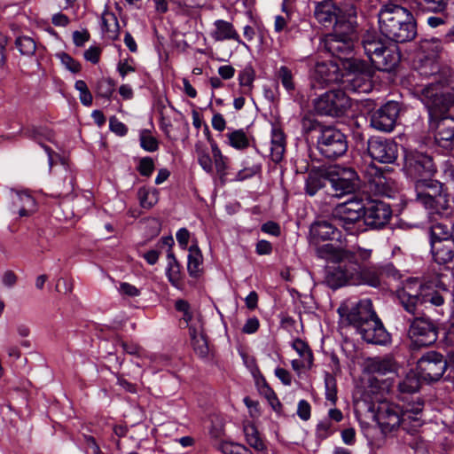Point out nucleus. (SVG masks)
Segmentation results:
<instances>
[{
	"mask_svg": "<svg viewBox=\"0 0 454 454\" xmlns=\"http://www.w3.org/2000/svg\"><path fill=\"white\" fill-rule=\"evenodd\" d=\"M372 254V249L357 244L350 249H338L332 243L324 244L317 250V257L328 263L324 283L333 290L349 285L379 288L384 277L395 280L401 278L400 271L392 262H370Z\"/></svg>",
	"mask_w": 454,
	"mask_h": 454,
	"instance_id": "obj_1",
	"label": "nucleus"
},
{
	"mask_svg": "<svg viewBox=\"0 0 454 454\" xmlns=\"http://www.w3.org/2000/svg\"><path fill=\"white\" fill-rule=\"evenodd\" d=\"M423 403L408 404L406 407L391 402L379 404L374 418L383 434L392 433L402 428L409 434H415L423 426L421 419Z\"/></svg>",
	"mask_w": 454,
	"mask_h": 454,
	"instance_id": "obj_2",
	"label": "nucleus"
},
{
	"mask_svg": "<svg viewBox=\"0 0 454 454\" xmlns=\"http://www.w3.org/2000/svg\"><path fill=\"white\" fill-rule=\"evenodd\" d=\"M378 20L381 35L395 43L410 42L417 35V26L412 13L399 4H383L379 11Z\"/></svg>",
	"mask_w": 454,
	"mask_h": 454,
	"instance_id": "obj_3",
	"label": "nucleus"
},
{
	"mask_svg": "<svg viewBox=\"0 0 454 454\" xmlns=\"http://www.w3.org/2000/svg\"><path fill=\"white\" fill-rule=\"evenodd\" d=\"M397 297L403 309L415 315L418 305L430 303L440 307L444 303L442 295L432 286L422 285L417 278L409 279L403 289L398 290Z\"/></svg>",
	"mask_w": 454,
	"mask_h": 454,
	"instance_id": "obj_4",
	"label": "nucleus"
},
{
	"mask_svg": "<svg viewBox=\"0 0 454 454\" xmlns=\"http://www.w3.org/2000/svg\"><path fill=\"white\" fill-rule=\"evenodd\" d=\"M348 147L346 135L333 126H327L317 136V149L327 159L335 160L344 155Z\"/></svg>",
	"mask_w": 454,
	"mask_h": 454,
	"instance_id": "obj_5",
	"label": "nucleus"
},
{
	"mask_svg": "<svg viewBox=\"0 0 454 454\" xmlns=\"http://www.w3.org/2000/svg\"><path fill=\"white\" fill-rule=\"evenodd\" d=\"M320 49L329 52L335 58H338L345 69V64L349 60H360V59L352 56L354 50V42L351 34L339 33L338 26L334 28V33L328 34L320 43Z\"/></svg>",
	"mask_w": 454,
	"mask_h": 454,
	"instance_id": "obj_6",
	"label": "nucleus"
},
{
	"mask_svg": "<svg viewBox=\"0 0 454 454\" xmlns=\"http://www.w3.org/2000/svg\"><path fill=\"white\" fill-rule=\"evenodd\" d=\"M351 106L349 97L342 90H331L315 99V111L320 115L340 117Z\"/></svg>",
	"mask_w": 454,
	"mask_h": 454,
	"instance_id": "obj_7",
	"label": "nucleus"
},
{
	"mask_svg": "<svg viewBox=\"0 0 454 454\" xmlns=\"http://www.w3.org/2000/svg\"><path fill=\"white\" fill-rule=\"evenodd\" d=\"M441 184L433 179H418L415 183L417 202L427 209L434 210L433 214H438L440 208H446V196L441 192Z\"/></svg>",
	"mask_w": 454,
	"mask_h": 454,
	"instance_id": "obj_8",
	"label": "nucleus"
},
{
	"mask_svg": "<svg viewBox=\"0 0 454 454\" xmlns=\"http://www.w3.org/2000/svg\"><path fill=\"white\" fill-rule=\"evenodd\" d=\"M448 370V363L442 354L437 351H427L418 360L419 376L427 382H436L444 377Z\"/></svg>",
	"mask_w": 454,
	"mask_h": 454,
	"instance_id": "obj_9",
	"label": "nucleus"
},
{
	"mask_svg": "<svg viewBox=\"0 0 454 454\" xmlns=\"http://www.w3.org/2000/svg\"><path fill=\"white\" fill-rule=\"evenodd\" d=\"M345 70L353 75L347 85L348 90L358 93H367L372 90L374 69L366 61L349 60L345 64Z\"/></svg>",
	"mask_w": 454,
	"mask_h": 454,
	"instance_id": "obj_10",
	"label": "nucleus"
},
{
	"mask_svg": "<svg viewBox=\"0 0 454 454\" xmlns=\"http://www.w3.org/2000/svg\"><path fill=\"white\" fill-rule=\"evenodd\" d=\"M409 321L408 335L416 346L427 347L437 340L438 328L430 317H414Z\"/></svg>",
	"mask_w": 454,
	"mask_h": 454,
	"instance_id": "obj_11",
	"label": "nucleus"
},
{
	"mask_svg": "<svg viewBox=\"0 0 454 454\" xmlns=\"http://www.w3.org/2000/svg\"><path fill=\"white\" fill-rule=\"evenodd\" d=\"M436 233L434 229H429V243L434 261L444 265L454 258V243L451 239L452 231L449 229H440Z\"/></svg>",
	"mask_w": 454,
	"mask_h": 454,
	"instance_id": "obj_12",
	"label": "nucleus"
},
{
	"mask_svg": "<svg viewBox=\"0 0 454 454\" xmlns=\"http://www.w3.org/2000/svg\"><path fill=\"white\" fill-rule=\"evenodd\" d=\"M337 312L340 317L354 329L376 313L372 301L368 298L356 302H343L338 308Z\"/></svg>",
	"mask_w": 454,
	"mask_h": 454,
	"instance_id": "obj_13",
	"label": "nucleus"
},
{
	"mask_svg": "<svg viewBox=\"0 0 454 454\" xmlns=\"http://www.w3.org/2000/svg\"><path fill=\"white\" fill-rule=\"evenodd\" d=\"M327 176L335 197L354 193L359 188L358 175L351 168L334 167Z\"/></svg>",
	"mask_w": 454,
	"mask_h": 454,
	"instance_id": "obj_14",
	"label": "nucleus"
},
{
	"mask_svg": "<svg viewBox=\"0 0 454 454\" xmlns=\"http://www.w3.org/2000/svg\"><path fill=\"white\" fill-rule=\"evenodd\" d=\"M442 84L430 82L419 91L421 102L426 106L431 118H439L445 114L449 108V100L441 90Z\"/></svg>",
	"mask_w": 454,
	"mask_h": 454,
	"instance_id": "obj_15",
	"label": "nucleus"
},
{
	"mask_svg": "<svg viewBox=\"0 0 454 454\" xmlns=\"http://www.w3.org/2000/svg\"><path fill=\"white\" fill-rule=\"evenodd\" d=\"M362 340L369 344L386 346L391 342V335L385 328L377 313L355 329Z\"/></svg>",
	"mask_w": 454,
	"mask_h": 454,
	"instance_id": "obj_16",
	"label": "nucleus"
},
{
	"mask_svg": "<svg viewBox=\"0 0 454 454\" xmlns=\"http://www.w3.org/2000/svg\"><path fill=\"white\" fill-rule=\"evenodd\" d=\"M349 229H332L331 231L321 232L320 229H309L308 239L310 246L315 247V252L318 247H323L320 246V242L327 241V240H335L339 242V246L335 247L332 244L335 248H346L350 249L353 245H348V240L347 239V236H355L356 237L360 232H364L369 229H356V231H348Z\"/></svg>",
	"mask_w": 454,
	"mask_h": 454,
	"instance_id": "obj_17",
	"label": "nucleus"
},
{
	"mask_svg": "<svg viewBox=\"0 0 454 454\" xmlns=\"http://www.w3.org/2000/svg\"><path fill=\"white\" fill-rule=\"evenodd\" d=\"M367 152L371 158L380 163L390 164L398 156V145L390 139L372 137L367 142Z\"/></svg>",
	"mask_w": 454,
	"mask_h": 454,
	"instance_id": "obj_18",
	"label": "nucleus"
},
{
	"mask_svg": "<svg viewBox=\"0 0 454 454\" xmlns=\"http://www.w3.org/2000/svg\"><path fill=\"white\" fill-rule=\"evenodd\" d=\"M399 112V104L395 101H389L372 113L371 125L378 130L391 131L395 125Z\"/></svg>",
	"mask_w": 454,
	"mask_h": 454,
	"instance_id": "obj_19",
	"label": "nucleus"
},
{
	"mask_svg": "<svg viewBox=\"0 0 454 454\" xmlns=\"http://www.w3.org/2000/svg\"><path fill=\"white\" fill-rule=\"evenodd\" d=\"M392 216L390 206L383 201L369 202L364 213V223L369 227H384Z\"/></svg>",
	"mask_w": 454,
	"mask_h": 454,
	"instance_id": "obj_20",
	"label": "nucleus"
},
{
	"mask_svg": "<svg viewBox=\"0 0 454 454\" xmlns=\"http://www.w3.org/2000/svg\"><path fill=\"white\" fill-rule=\"evenodd\" d=\"M312 78L321 85H330L341 81L342 74L339 66L333 62H317L312 72Z\"/></svg>",
	"mask_w": 454,
	"mask_h": 454,
	"instance_id": "obj_21",
	"label": "nucleus"
},
{
	"mask_svg": "<svg viewBox=\"0 0 454 454\" xmlns=\"http://www.w3.org/2000/svg\"><path fill=\"white\" fill-rule=\"evenodd\" d=\"M407 162L411 174L418 179H432L436 170L433 159L423 153L412 155Z\"/></svg>",
	"mask_w": 454,
	"mask_h": 454,
	"instance_id": "obj_22",
	"label": "nucleus"
},
{
	"mask_svg": "<svg viewBox=\"0 0 454 454\" xmlns=\"http://www.w3.org/2000/svg\"><path fill=\"white\" fill-rule=\"evenodd\" d=\"M362 215L356 209L348 208L346 206H337L332 215V222H314L309 227H335L336 225L354 224L360 220Z\"/></svg>",
	"mask_w": 454,
	"mask_h": 454,
	"instance_id": "obj_23",
	"label": "nucleus"
},
{
	"mask_svg": "<svg viewBox=\"0 0 454 454\" xmlns=\"http://www.w3.org/2000/svg\"><path fill=\"white\" fill-rule=\"evenodd\" d=\"M401 54L396 46H387L380 55L374 57L372 66L377 70L384 72H391L399 64Z\"/></svg>",
	"mask_w": 454,
	"mask_h": 454,
	"instance_id": "obj_24",
	"label": "nucleus"
},
{
	"mask_svg": "<svg viewBox=\"0 0 454 454\" xmlns=\"http://www.w3.org/2000/svg\"><path fill=\"white\" fill-rule=\"evenodd\" d=\"M420 74L432 77V82L445 85L448 84L452 72L447 67H441L435 60L426 59L420 67Z\"/></svg>",
	"mask_w": 454,
	"mask_h": 454,
	"instance_id": "obj_25",
	"label": "nucleus"
},
{
	"mask_svg": "<svg viewBox=\"0 0 454 454\" xmlns=\"http://www.w3.org/2000/svg\"><path fill=\"white\" fill-rule=\"evenodd\" d=\"M339 12L333 0H323L316 4L314 16L319 23L328 27L337 20Z\"/></svg>",
	"mask_w": 454,
	"mask_h": 454,
	"instance_id": "obj_26",
	"label": "nucleus"
},
{
	"mask_svg": "<svg viewBox=\"0 0 454 454\" xmlns=\"http://www.w3.org/2000/svg\"><path fill=\"white\" fill-rule=\"evenodd\" d=\"M36 209L35 199L27 192H17L12 199V212L20 218L32 215Z\"/></svg>",
	"mask_w": 454,
	"mask_h": 454,
	"instance_id": "obj_27",
	"label": "nucleus"
},
{
	"mask_svg": "<svg viewBox=\"0 0 454 454\" xmlns=\"http://www.w3.org/2000/svg\"><path fill=\"white\" fill-rule=\"evenodd\" d=\"M395 369V359L390 356L369 357L365 362V370L372 374L386 375Z\"/></svg>",
	"mask_w": 454,
	"mask_h": 454,
	"instance_id": "obj_28",
	"label": "nucleus"
},
{
	"mask_svg": "<svg viewBox=\"0 0 454 454\" xmlns=\"http://www.w3.org/2000/svg\"><path fill=\"white\" fill-rule=\"evenodd\" d=\"M167 257L168 265L166 268V277L173 287L183 291L184 288V275L182 271V265L170 250L168 251Z\"/></svg>",
	"mask_w": 454,
	"mask_h": 454,
	"instance_id": "obj_29",
	"label": "nucleus"
},
{
	"mask_svg": "<svg viewBox=\"0 0 454 454\" xmlns=\"http://www.w3.org/2000/svg\"><path fill=\"white\" fill-rule=\"evenodd\" d=\"M214 25L215 30L211 33V36L215 41L233 40L247 48V45L241 41L239 35L231 22L217 20L215 21Z\"/></svg>",
	"mask_w": 454,
	"mask_h": 454,
	"instance_id": "obj_30",
	"label": "nucleus"
},
{
	"mask_svg": "<svg viewBox=\"0 0 454 454\" xmlns=\"http://www.w3.org/2000/svg\"><path fill=\"white\" fill-rule=\"evenodd\" d=\"M362 46L364 50V53L372 62L374 57L380 55V53L385 50L387 46L381 37L376 33L367 32L363 35Z\"/></svg>",
	"mask_w": 454,
	"mask_h": 454,
	"instance_id": "obj_31",
	"label": "nucleus"
},
{
	"mask_svg": "<svg viewBox=\"0 0 454 454\" xmlns=\"http://www.w3.org/2000/svg\"><path fill=\"white\" fill-rule=\"evenodd\" d=\"M434 139L440 146L446 147L454 139L453 121L441 119L436 124Z\"/></svg>",
	"mask_w": 454,
	"mask_h": 454,
	"instance_id": "obj_32",
	"label": "nucleus"
},
{
	"mask_svg": "<svg viewBox=\"0 0 454 454\" xmlns=\"http://www.w3.org/2000/svg\"><path fill=\"white\" fill-rule=\"evenodd\" d=\"M202 262V254L198 246H191L187 256V271L192 278L198 279L201 276L203 272Z\"/></svg>",
	"mask_w": 454,
	"mask_h": 454,
	"instance_id": "obj_33",
	"label": "nucleus"
},
{
	"mask_svg": "<svg viewBox=\"0 0 454 454\" xmlns=\"http://www.w3.org/2000/svg\"><path fill=\"white\" fill-rule=\"evenodd\" d=\"M286 151V138L280 129H273L270 142V158L274 162L282 160Z\"/></svg>",
	"mask_w": 454,
	"mask_h": 454,
	"instance_id": "obj_34",
	"label": "nucleus"
},
{
	"mask_svg": "<svg viewBox=\"0 0 454 454\" xmlns=\"http://www.w3.org/2000/svg\"><path fill=\"white\" fill-rule=\"evenodd\" d=\"M24 136L27 138L35 140L36 143L42 145L47 152L50 160H51L52 150L43 145L44 140L52 141L53 133L51 130L33 127L25 130Z\"/></svg>",
	"mask_w": 454,
	"mask_h": 454,
	"instance_id": "obj_35",
	"label": "nucleus"
},
{
	"mask_svg": "<svg viewBox=\"0 0 454 454\" xmlns=\"http://www.w3.org/2000/svg\"><path fill=\"white\" fill-rule=\"evenodd\" d=\"M325 173L313 169L311 170L306 179L305 192L309 196L315 195L321 188L325 186Z\"/></svg>",
	"mask_w": 454,
	"mask_h": 454,
	"instance_id": "obj_36",
	"label": "nucleus"
},
{
	"mask_svg": "<svg viewBox=\"0 0 454 454\" xmlns=\"http://www.w3.org/2000/svg\"><path fill=\"white\" fill-rule=\"evenodd\" d=\"M103 30L111 40H116L119 36L120 27L116 16L110 12L102 14Z\"/></svg>",
	"mask_w": 454,
	"mask_h": 454,
	"instance_id": "obj_37",
	"label": "nucleus"
},
{
	"mask_svg": "<svg viewBox=\"0 0 454 454\" xmlns=\"http://www.w3.org/2000/svg\"><path fill=\"white\" fill-rule=\"evenodd\" d=\"M213 162L220 179L223 181L228 168V158L223 155L215 141H211Z\"/></svg>",
	"mask_w": 454,
	"mask_h": 454,
	"instance_id": "obj_38",
	"label": "nucleus"
},
{
	"mask_svg": "<svg viewBox=\"0 0 454 454\" xmlns=\"http://www.w3.org/2000/svg\"><path fill=\"white\" fill-rule=\"evenodd\" d=\"M195 153L197 154L198 161L200 167L207 173L213 172V160L210 157L207 147L202 142L195 144Z\"/></svg>",
	"mask_w": 454,
	"mask_h": 454,
	"instance_id": "obj_39",
	"label": "nucleus"
},
{
	"mask_svg": "<svg viewBox=\"0 0 454 454\" xmlns=\"http://www.w3.org/2000/svg\"><path fill=\"white\" fill-rule=\"evenodd\" d=\"M292 348L298 353L300 357L303 358L308 364V368L310 369L313 365L314 356L313 352L305 340L296 338L292 343Z\"/></svg>",
	"mask_w": 454,
	"mask_h": 454,
	"instance_id": "obj_40",
	"label": "nucleus"
},
{
	"mask_svg": "<svg viewBox=\"0 0 454 454\" xmlns=\"http://www.w3.org/2000/svg\"><path fill=\"white\" fill-rule=\"evenodd\" d=\"M229 145L238 150H244L250 145L247 133L242 129H235L227 134Z\"/></svg>",
	"mask_w": 454,
	"mask_h": 454,
	"instance_id": "obj_41",
	"label": "nucleus"
},
{
	"mask_svg": "<svg viewBox=\"0 0 454 454\" xmlns=\"http://www.w3.org/2000/svg\"><path fill=\"white\" fill-rule=\"evenodd\" d=\"M335 431L336 428L334 427L333 423L325 418L324 419L320 420L316 426V441L321 443L323 441L332 436L335 433Z\"/></svg>",
	"mask_w": 454,
	"mask_h": 454,
	"instance_id": "obj_42",
	"label": "nucleus"
},
{
	"mask_svg": "<svg viewBox=\"0 0 454 454\" xmlns=\"http://www.w3.org/2000/svg\"><path fill=\"white\" fill-rule=\"evenodd\" d=\"M255 78V72L251 66H247L239 74V85L243 88V93L248 94L252 91L253 82Z\"/></svg>",
	"mask_w": 454,
	"mask_h": 454,
	"instance_id": "obj_43",
	"label": "nucleus"
},
{
	"mask_svg": "<svg viewBox=\"0 0 454 454\" xmlns=\"http://www.w3.org/2000/svg\"><path fill=\"white\" fill-rule=\"evenodd\" d=\"M324 383L325 388V399L335 404L337 401V381L334 375L329 372L324 373Z\"/></svg>",
	"mask_w": 454,
	"mask_h": 454,
	"instance_id": "obj_44",
	"label": "nucleus"
},
{
	"mask_svg": "<svg viewBox=\"0 0 454 454\" xmlns=\"http://www.w3.org/2000/svg\"><path fill=\"white\" fill-rule=\"evenodd\" d=\"M277 77L287 91L291 92L295 90V82L290 68L286 66L280 67L277 72Z\"/></svg>",
	"mask_w": 454,
	"mask_h": 454,
	"instance_id": "obj_45",
	"label": "nucleus"
},
{
	"mask_svg": "<svg viewBox=\"0 0 454 454\" xmlns=\"http://www.w3.org/2000/svg\"><path fill=\"white\" fill-rule=\"evenodd\" d=\"M115 90V83L110 78H103L97 83L96 94L98 97L109 99Z\"/></svg>",
	"mask_w": 454,
	"mask_h": 454,
	"instance_id": "obj_46",
	"label": "nucleus"
},
{
	"mask_svg": "<svg viewBox=\"0 0 454 454\" xmlns=\"http://www.w3.org/2000/svg\"><path fill=\"white\" fill-rule=\"evenodd\" d=\"M192 345L196 355L200 358H207L209 348L206 337L201 334L200 336L194 334L192 336Z\"/></svg>",
	"mask_w": 454,
	"mask_h": 454,
	"instance_id": "obj_47",
	"label": "nucleus"
},
{
	"mask_svg": "<svg viewBox=\"0 0 454 454\" xmlns=\"http://www.w3.org/2000/svg\"><path fill=\"white\" fill-rule=\"evenodd\" d=\"M327 125H324L316 119L311 117H303L301 119V130L304 134H311L313 132L317 135L322 134V131L326 129Z\"/></svg>",
	"mask_w": 454,
	"mask_h": 454,
	"instance_id": "obj_48",
	"label": "nucleus"
},
{
	"mask_svg": "<svg viewBox=\"0 0 454 454\" xmlns=\"http://www.w3.org/2000/svg\"><path fill=\"white\" fill-rule=\"evenodd\" d=\"M15 45L22 55L31 56L35 53L36 44L35 41L28 36H20L15 41Z\"/></svg>",
	"mask_w": 454,
	"mask_h": 454,
	"instance_id": "obj_49",
	"label": "nucleus"
},
{
	"mask_svg": "<svg viewBox=\"0 0 454 454\" xmlns=\"http://www.w3.org/2000/svg\"><path fill=\"white\" fill-rule=\"evenodd\" d=\"M246 438L247 443L257 450H262L265 449L264 442L259 436V433L254 427H246L245 429Z\"/></svg>",
	"mask_w": 454,
	"mask_h": 454,
	"instance_id": "obj_50",
	"label": "nucleus"
},
{
	"mask_svg": "<svg viewBox=\"0 0 454 454\" xmlns=\"http://www.w3.org/2000/svg\"><path fill=\"white\" fill-rule=\"evenodd\" d=\"M219 450L223 454H253L246 446L230 442H223Z\"/></svg>",
	"mask_w": 454,
	"mask_h": 454,
	"instance_id": "obj_51",
	"label": "nucleus"
},
{
	"mask_svg": "<svg viewBox=\"0 0 454 454\" xmlns=\"http://www.w3.org/2000/svg\"><path fill=\"white\" fill-rule=\"evenodd\" d=\"M448 0H419V6L425 12H441L447 6Z\"/></svg>",
	"mask_w": 454,
	"mask_h": 454,
	"instance_id": "obj_52",
	"label": "nucleus"
},
{
	"mask_svg": "<svg viewBox=\"0 0 454 454\" xmlns=\"http://www.w3.org/2000/svg\"><path fill=\"white\" fill-rule=\"evenodd\" d=\"M140 145L148 152H155L159 147L157 139L151 135L149 130H143L141 132Z\"/></svg>",
	"mask_w": 454,
	"mask_h": 454,
	"instance_id": "obj_53",
	"label": "nucleus"
},
{
	"mask_svg": "<svg viewBox=\"0 0 454 454\" xmlns=\"http://www.w3.org/2000/svg\"><path fill=\"white\" fill-rule=\"evenodd\" d=\"M75 89L80 92L79 98L82 105L89 106L92 104V94L90 93L86 82L82 80H78L74 84Z\"/></svg>",
	"mask_w": 454,
	"mask_h": 454,
	"instance_id": "obj_54",
	"label": "nucleus"
},
{
	"mask_svg": "<svg viewBox=\"0 0 454 454\" xmlns=\"http://www.w3.org/2000/svg\"><path fill=\"white\" fill-rule=\"evenodd\" d=\"M398 389L403 394H413L419 391V380L413 377H407L398 385Z\"/></svg>",
	"mask_w": 454,
	"mask_h": 454,
	"instance_id": "obj_55",
	"label": "nucleus"
},
{
	"mask_svg": "<svg viewBox=\"0 0 454 454\" xmlns=\"http://www.w3.org/2000/svg\"><path fill=\"white\" fill-rule=\"evenodd\" d=\"M140 205L145 208L152 207L157 201L155 193H150L145 188H140L137 192Z\"/></svg>",
	"mask_w": 454,
	"mask_h": 454,
	"instance_id": "obj_56",
	"label": "nucleus"
},
{
	"mask_svg": "<svg viewBox=\"0 0 454 454\" xmlns=\"http://www.w3.org/2000/svg\"><path fill=\"white\" fill-rule=\"evenodd\" d=\"M61 63L65 66L67 69L70 72L76 74L81 71V64L73 59L69 54L66 52H60L58 54Z\"/></svg>",
	"mask_w": 454,
	"mask_h": 454,
	"instance_id": "obj_57",
	"label": "nucleus"
},
{
	"mask_svg": "<svg viewBox=\"0 0 454 454\" xmlns=\"http://www.w3.org/2000/svg\"><path fill=\"white\" fill-rule=\"evenodd\" d=\"M261 170V165L257 163H253L248 166H245L242 169H240L236 176V179L239 181L245 180L248 177L254 176Z\"/></svg>",
	"mask_w": 454,
	"mask_h": 454,
	"instance_id": "obj_58",
	"label": "nucleus"
},
{
	"mask_svg": "<svg viewBox=\"0 0 454 454\" xmlns=\"http://www.w3.org/2000/svg\"><path fill=\"white\" fill-rule=\"evenodd\" d=\"M83 442L87 449V453L90 454H108L102 451L100 446L97 442V440L94 436L89 434H83Z\"/></svg>",
	"mask_w": 454,
	"mask_h": 454,
	"instance_id": "obj_59",
	"label": "nucleus"
},
{
	"mask_svg": "<svg viewBox=\"0 0 454 454\" xmlns=\"http://www.w3.org/2000/svg\"><path fill=\"white\" fill-rule=\"evenodd\" d=\"M256 385L260 394L262 395L267 401H270L277 395L262 375H261V380L256 381Z\"/></svg>",
	"mask_w": 454,
	"mask_h": 454,
	"instance_id": "obj_60",
	"label": "nucleus"
},
{
	"mask_svg": "<svg viewBox=\"0 0 454 454\" xmlns=\"http://www.w3.org/2000/svg\"><path fill=\"white\" fill-rule=\"evenodd\" d=\"M118 292L121 295L127 297H137L141 294V291L138 288L128 282L120 283Z\"/></svg>",
	"mask_w": 454,
	"mask_h": 454,
	"instance_id": "obj_61",
	"label": "nucleus"
},
{
	"mask_svg": "<svg viewBox=\"0 0 454 454\" xmlns=\"http://www.w3.org/2000/svg\"><path fill=\"white\" fill-rule=\"evenodd\" d=\"M139 173L144 176H150L154 170V162L151 157H145L140 160L137 168Z\"/></svg>",
	"mask_w": 454,
	"mask_h": 454,
	"instance_id": "obj_62",
	"label": "nucleus"
},
{
	"mask_svg": "<svg viewBox=\"0 0 454 454\" xmlns=\"http://www.w3.org/2000/svg\"><path fill=\"white\" fill-rule=\"evenodd\" d=\"M297 415L303 421H307L310 419L311 406L307 400L301 399L298 402Z\"/></svg>",
	"mask_w": 454,
	"mask_h": 454,
	"instance_id": "obj_63",
	"label": "nucleus"
},
{
	"mask_svg": "<svg viewBox=\"0 0 454 454\" xmlns=\"http://www.w3.org/2000/svg\"><path fill=\"white\" fill-rule=\"evenodd\" d=\"M339 206H346L348 208L356 209V212L362 216H364V213L367 208L363 200L357 198L349 200L344 203L340 204Z\"/></svg>",
	"mask_w": 454,
	"mask_h": 454,
	"instance_id": "obj_64",
	"label": "nucleus"
}]
</instances>
